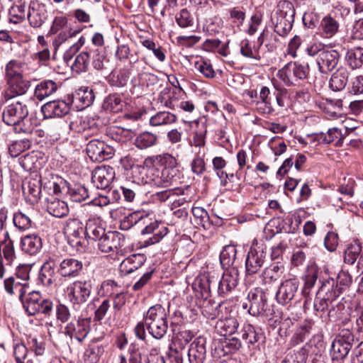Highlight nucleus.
I'll return each instance as SVG.
<instances>
[{
    "label": "nucleus",
    "instance_id": "obj_1",
    "mask_svg": "<svg viewBox=\"0 0 363 363\" xmlns=\"http://www.w3.org/2000/svg\"><path fill=\"white\" fill-rule=\"evenodd\" d=\"M28 109L26 104L16 101L5 107L2 118L8 125L13 126L16 133H31L33 127L27 118Z\"/></svg>",
    "mask_w": 363,
    "mask_h": 363
},
{
    "label": "nucleus",
    "instance_id": "obj_2",
    "mask_svg": "<svg viewBox=\"0 0 363 363\" xmlns=\"http://www.w3.org/2000/svg\"><path fill=\"white\" fill-rule=\"evenodd\" d=\"M144 164L147 167L157 165L162 167L161 177L156 182L157 185L162 187H168L172 183L174 177L175 168L178 165L177 160L169 152H163L160 155L147 157Z\"/></svg>",
    "mask_w": 363,
    "mask_h": 363
},
{
    "label": "nucleus",
    "instance_id": "obj_3",
    "mask_svg": "<svg viewBox=\"0 0 363 363\" xmlns=\"http://www.w3.org/2000/svg\"><path fill=\"white\" fill-rule=\"evenodd\" d=\"M143 320L149 333L156 339H161L166 334L167 315L160 304L151 306L144 314Z\"/></svg>",
    "mask_w": 363,
    "mask_h": 363
},
{
    "label": "nucleus",
    "instance_id": "obj_4",
    "mask_svg": "<svg viewBox=\"0 0 363 363\" xmlns=\"http://www.w3.org/2000/svg\"><path fill=\"white\" fill-rule=\"evenodd\" d=\"M295 9L291 2L280 1L277 9L272 16L274 25V31L280 36L284 37L291 30L294 21Z\"/></svg>",
    "mask_w": 363,
    "mask_h": 363
},
{
    "label": "nucleus",
    "instance_id": "obj_5",
    "mask_svg": "<svg viewBox=\"0 0 363 363\" xmlns=\"http://www.w3.org/2000/svg\"><path fill=\"white\" fill-rule=\"evenodd\" d=\"M92 283L90 279L76 280L70 283L65 289V293L73 308L77 310L90 298Z\"/></svg>",
    "mask_w": 363,
    "mask_h": 363
},
{
    "label": "nucleus",
    "instance_id": "obj_6",
    "mask_svg": "<svg viewBox=\"0 0 363 363\" xmlns=\"http://www.w3.org/2000/svg\"><path fill=\"white\" fill-rule=\"evenodd\" d=\"M334 284L335 281L333 279H328L323 281L313 304L315 311L323 312L330 305L333 307V302L341 294V289H334Z\"/></svg>",
    "mask_w": 363,
    "mask_h": 363
},
{
    "label": "nucleus",
    "instance_id": "obj_7",
    "mask_svg": "<svg viewBox=\"0 0 363 363\" xmlns=\"http://www.w3.org/2000/svg\"><path fill=\"white\" fill-rule=\"evenodd\" d=\"M23 305L28 315H35L39 313L50 315L53 307L51 300L43 298L40 294L35 291L28 294V298L23 301Z\"/></svg>",
    "mask_w": 363,
    "mask_h": 363
},
{
    "label": "nucleus",
    "instance_id": "obj_8",
    "mask_svg": "<svg viewBox=\"0 0 363 363\" xmlns=\"http://www.w3.org/2000/svg\"><path fill=\"white\" fill-rule=\"evenodd\" d=\"M354 343L353 334L349 330H342L332 342L330 355L333 360L345 359Z\"/></svg>",
    "mask_w": 363,
    "mask_h": 363
},
{
    "label": "nucleus",
    "instance_id": "obj_9",
    "mask_svg": "<svg viewBox=\"0 0 363 363\" xmlns=\"http://www.w3.org/2000/svg\"><path fill=\"white\" fill-rule=\"evenodd\" d=\"M247 302L242 303V308L247 309L250 315L257 316L266 311L267 298L261 289L251 290L247 295Z\"/></svg>",
    "mask_w": 363,
    "mask_h": 363
},
{
    "label": "nucleus",
    "instance_id": "obj_10",
    "mask_svg": "<svg viewBox=\"0 0 363 363\" xmlns=\"http://www.w3.org/2000/svg\"><path fill=\"white\" fill-rule=\"evenodd\" d=\"M299 287V281L296 278L287 279L282 281L276 294L279 304H289L296 297Z\"/></svg>",
    "mask_w": 363,
    "mask_h": 363
},
{
    "label": "nucleus",
    "instance_id": "obj_11",
    "mask_svg": "<svg viewBox=\"0 0 363 363\" xmlns=\"http://www.w3.org/2000/svg\"><path fill=\"white\" fill-rule=\"evenodd\" d=\"M89 320L79 318L68 323L64 328L63 333L70 339L75 338L79 342H82L89 333Z\"/></svg>",
    "mask_w": 363,
    "mask_h": 363
},
{
    "label": "nucleus",
    "instance_id": "obj_12",
    "mask_svg": "<svg viewBox=\"0 0 363 363\" xmlns=\"http://www.w3.org/2000/svg\"><path fill=\"white\" fill-rule=\"evenodd\" d=\"M340 55L336 50L328 49L322 51L315 59L320 72L327 74L336 68L340 61Z\"/></svg>",
    "mask_w": 363,
    "mask_h": 363
},
{
    "label": "nucleus",
    "instance_id": "obj_13",
    "mask_svg": "<svg viewBox=\"0 0 363 363\" xmlns=\"http://www.w3.org/2000/svg\"><path fill=\"white\" fill-rule=\"evenodd\" d=\"M123 235L117 232L108 231L98 240V248L104 253L118 252L123 245Z\"/></svg>",
    "mask_w": 363,
    "mask_h": 363
},
{
    "label": "nucleus",
    "instance_id": "obj_14",
    "mask_svg": "<svg viewBox=\"0 0 363 363\" xmlns=\"http://www.w3.org/2000/svg\"><path fill=\"white\" fill-rule=\"evenodd\" d=\"M86 153L94 162H101L112 156L111 148L99 140H92L86 145Z\"/></svg>",
    "mask_w": 363,
    "mask_h": 363
},
{
    "label": "nucleus",
    "instance_id": "obj_15",
    "mask_svg": "<svg viewBox=\"0 0 363 363\" xmlns=\"http://www.w3.org/2000/svg\"><path fill=\"white\" fill-rule=\"evenodd\" d=\"M48 11L47 6L38 1L30 3L28 11V19L33 28H40L48 19Z\"/></svg>",
    "mask_w": 363,
    "mask_h": 363
},
{
    "label": "nucleus",
    "instance_id": "obj_16",
    "mask_svg": "<svg viewBox=\"0 0 363 363\" xmlns=\"http://www.w3.org/2000/svg\"><path fill=\"white\" fill-rule=\"evenodd\" d=\"M41 178L38 174L28 177L23 182L22 188L26 199L31 204L38 202L41 196Z\"/></svg>",
    "mask_w": 363,
    "mask_h": 363
},
{
    "label": "nucleus",
    "instance_id": "obj_17",
    "mask_svg": "<svg viewBox=\"0 0 363 363\" xmlns=\"http://www.w3.org/2000/svg\"><path fill=\"white\" fill-rule=\"evenodd\" d=\"M115 178V171L111 166H101L94 169L91 181L97 189H105Z\"/></svg>",
    "mask_w": 363,
    "mask_h": 363
},
{
    "label": "nucleus",
    "instance_id": "obj_18",
    "mask_svg": "<svg viewBox=\"0 0 363 363\" xmlns=\"http://www.w3.org/2000/svg\"><path fill=\"white\" fill-rule=\"evenodd\" d=\"M70 106V101H52L44 104L42 107V111L46 118L62 117L69 113Z\"/></svg>",
    "mask_w": 363,
    "mask_h": 363
},
{
    "label": "nucleus",
    "instance_id": "obj_19",
    "mask_svg": "<svg viewBox=\"0 0 363 363\" xmlns=\"http://www.w3.org/2000/svg\"><path fill=\"white\" fill-rule=\"evenodd\" d=\"M206 341L203 337L196 338L188 350L189 363H203L206 357Z\"/></svg>",
    "mask_w": 363,
    "mask_h": 363
},
{
    "label": "nucleus",
    "instance_id": "obj_20",
    "mask_svg": "<svg viewBox=\"0 0 363 363\" xmlns=\"http://www.w3.org/2000/svg\"><path fill=\"white\" fill-rule=\"evenodd\" d=\"M238 282V272L236 269L232 268L224 272L219 281L218 287V294L224 296L237 286Z\"/></svg>",
    "mask_w": 363,
    "mask_h": 363
},
{
    "label": "nucleus",
    "instance_id": "obj_21",
    "mask_svg": "<svg viewBox=\"0 0 363 363\" xmlns=\"http://www.w3.org/2000/svg\"><path fill=\"white\" fill-rule=\"evenodd\" d=\"M83 269V264L81 261L67 258L63 259L59 265L57 272L63 277H76L79 275Z\"/></svg>",
    "mask_w": 363,
    "mask_h": 363
},
{
    "label": "nucleus",
    "instance_id": "obj_22",
    "mask_svg": "<svg viewBox=\"0 0 363 363\" xmlns=\"http://www.w3.org/2000/svg\"><path fill=\"white\" fill-rule=\"evenodd\" d=\"M146 258L143 254H133L121 262L119 271L122 275L130 274L140 269L145 262Z\"/></svg>",
    "mask_w": 363,
    "mask_h": 363
},
{
    "label": "nucleus",
    "instance_id": "obj_23",
    "mask_svg": "<svg viewBox=\"0 0 363 363\" xmlns=\"http://www.w3.org/2000/svg\"><path fill=\"white\" fill-rule=\"evenodd\" d=\"M21 247L26 254L37 255L43 247L42 239L36 234L26 235L21 239Z\"/></svg>",
    "mask_w": 363,
    "mask_h": 363
},
{
    "label": "nucleus",
    "instance_id": "obj_24",
    "mask_svg": "<svg viewBox=\"0 0 363 363\" xmlns=\"http://www.w3.org/2000/svg\"><path fill=\"white\" fill-rule=\"evenodd\" d=\"M56 266V262L50 257L42 265L38 274V281L43 286L50 287L54 284Z\"/></svg>",
    "mask_w": 363,
    "mask_h": 363
},
{
    "label": "nucleus",
    "instance_id": "obj_25",
    "mask_svg": "<svg viewBox=\"0 0 363 363\" xmlns=\"http://www.w3.org/2000/svg\"><path fill=\"white\" fill-rule=\"evenodd\" d=\"M8 88L5 90V97L11 99L24 94L28 89L29 83L23 76L6 80Z\"/></svg>",
    "mask_w": 363,
    "mask_h": 363
},
{
    "label": "nucleus",
    "instance_id": "obj_26",
    "mask_svg": "<svg viewBox=\"0 0 363 363\" xmlns=\"http://www.w3.org/2000/svg\"><path fill=\"white\" fill-rule=\"evenodd\" d=\"M264 255L262 250L251 247L246 259L245 267L248 274L257 273L264 263Z\"/></svg>",
    "mask_w": 363,
    "mask_h": 363
},
{
    "label": "nucleus",
    "instance_id": "obj_27",
    "mask_svg": "<svg viewBox=\"0 0 363 363\" xmlns=\"http://www.w3.org/2000/svg\"><path fill=\"white\" fill-rule=\"evenodd\" d=\"M319 28L323 38L330 39L338 33L340 23L330 14H328L322 18Z\"/></svg>",
    "mask_w": 363,
    "mask_h": 363
},
{
    "label": "nucleus",
    "instance_id": "obj_28",
    "mask_svg": "<svg viewBox=\"0 0 363 363\" xmlns=\"http://www.w3.org/2000/svg\"><path fill=\"white\" fill-rule=\"evenodd\" d=\"M94 100L93 90L88 86H82L73 94L71 103L76 105L77 108L84 109L89 106Z\"/></svg>",
    "mask_w": 363,
    "mask_h": 363
},
{
    "label": "nucleus",
    "instance_id": "obj_29",
    "mask_svg": "<svg viewBox=\"0 0 363 363\" xmlns=\"http://www.w3.org/2000/svg\"><path fill=\"white\" fill-rule=\"evenodd\" d=\"M168 229L163 224L159 223L157 220L147 225L143 230L142 234H153V236L148 240L149 244H155L160 242L167 234Z\"/></svg>",
    "mask_w": 363,
    "mask_h": 363
},
{
    "label": "nucleus",
    "instance_id": "obj_30",
    "mask_svg": "<svg viewBox=\"0 0 363 363\" xmlns=\"http://www.w3.org/2000/svg\"><path fill=\"white\" fill-rule=\"evenodd\" d=\"M0 257L4 258L7 264H11L16 257L14 242L10 233L0 240Z\"/></svg>",
    "mask_w": 363,
    "mask_h": 363
},
{
    "label": "nucleus",
    "instance_id": "obj_31",
    "mask_svg": "<svg viewBox=\"0 0 363 363\" xmlns=\"http://www.w3.org/2000/svg\"><path fill=\"white\" fill-rule=\"evenodd\" d=\"M239 326L238 320L234 317H229L219 320L216 325V330L221 336H230L234 334Z\"/></svg>",
    "mask_w": 363,
    "mask_h": 363
},
{
    "label": "nucleus",
    "instance_id": "obj_32",
    "mask_svg": "<svg viewBox=\"0 0 363 363\" xmlns=\"http://www.w3.org/2000/svg\"><path fill=\"white\" fill-rule=\"evenodd\" d=\"M84 232L89 238L95 240H99L106 233L101 224V220L99 218H89L86 222Z\"/></svg>",
    "mask_w": 363,
    "mask_h": 363
},
{
    "label": "nucleus",
    "instance_id": "obj_33",
    "mask_svg": "<svg viewBox=\"0 0 363 363\" xmlns=\"http://www.w3.org/2000/svg\"><path fill=\"white\" fill-rule=\"evenodd\" d=\"M349 72L345 68H340L335 72L330 78L329 86L335 91L342 90L347 84Z\"/></svg>",
    "mask_w": 363,
    "mask_h": 363
},
{
    "label": "nucleus",
    "instance_id": "obj_34",
    "mask_svg": "<svg viewBox=\"0 0 363 363\" xmlns=\"http://www.w3.org/2000/svg\"><path fill=\"white\" fill-rule=\"evenodd\" d=\"M158 143L157 135L149 131H144L136 135L134 145L139 150H146L155 146Z\"/></svg>",
    "mask_w": 363,
    "mask_h": 363
},
{
    "label": "nucleus",
    "instance_id": "obj_35",
    "mask_svg": "<svg viewBox=\"0 0 363 363\" xmlns=\"http://www.w3.org/2000/svg\"><path fill=\"white\" fill-rule=\"evenodd\" d=\"M84 233L83 223L77 218L68 219L64 227V233L67 240L82 236Z\"/></svg>",
    "mask_w": 363,
    "mask_h": 363
},
{
    "label": "nucleus",
    "instance_id": "obj_36",
    "mask_svg": "<svg viewBox=\"0 0 363 363\" xmlns=\"http://www.w3.org/2000/svg\"><path fill=\"white\" fill-rule=\"evenodd\" d=\"M47 211L55 217L62 218L68 214L69 208L65 201L57 199H52L48 201Z\"/></svg>",
    "mask_w": 363,
    "mask_h": 363
},
{
    "label": "nucleus",
    "instance_id": "obj_37",
    "mask_svg": "<svg viewBox=\"0 0 363 363\" xmlns=\"http://www.w3.org/2000/svg\"><path fill=\"white\" fill-rule=\"evenodd\" d=\"M277 76L285 86L297 85L293 62H289L279 69L277 72Z\"/></svg>",
    "mask_w": 363,
    "mask_h": 363
},
{
    "label": "nucleus",
    "instance_id": "obj_38",
    "mask_svg": "<svg viewBox=\"0 0 363 363\" xmlns=\"http://www.w3.org/2000/svg\"><path fill=\"white\" fill-rule=\"evenodd\" d=\"M177 121V116L169 111H159L150 118V125L157 127L167 125L174 123Z\"/></svg>",
    "mask_w": 363,
    "mask_h": 363
},
{
    "label": "nucleus",
    "instance_id": "obj_39",
    "mask_svg": "<svg viewBox=\"0 0 363 363\" xmlns=\"http://www.w3.org/2000/svg\"><path fill=\"white\" fill-rule=\"evenodd\" d=\"M345 60L351 69L361 68L363 65V48L357 47L349 50L346 53Z\"/></svg>",
    "mask_w": 363,
    "mask_h": 363
},
{
    "label": "nucleus",
    "instance_id": "obj_40",
    "mask_svg": "<svg viewBox=\"0 0 363 363\" xmlns=\"http://www.w3.org/2000/svg\"><path fill=\"white\" fill-rule=\"evenodd\" d=\"M57 89L56 83L52 80H45L38 84L35 89V96L40 101L52 95Z\"/></svg>",
    "mask_w": 363,
    "mask_h": 363
},
{
    "label": "nucleus",
    "instance_id": "obj_41",
    "mask_svg": "<svg viewBox=\"0 0 363 363\" xmlns=\"http://www.w3.org/2000/svg\"><path fill=\"white\" fill-rule=\"evenodd\" d=\"M125 106L124 101L118 94H110L104 100L102 107L104 110L118 113L121 111Z\"/></svg>",
    "mask_w": 363,
    "mask_h": 363
},
{
    "label": "nucleus",
    "instance_id": "obj_42",
    "mask_svg": "<svg viewBox=\"0 0 363 363\" xmlns=\"http://www.w3.org/2000/svg\"><path fill=\"white\" fill-rule=\"evenodd\" d=\"M240 53L245 57L255 60L261 58L259 55V48L255 41H250L247 39L242 40L240 43Z\"/></svg>",
    "mask_w": 363,
    "mask_h": 363
},
{
    "label": "nucleus",
    "instance_id": "obj_43",
    "mask_svg": "<svg viewBox=\"0 0 363 363\" xmlns=\"http://www.w3.org/2000/svg\"><path fill=\"white\" fill-rule=\"evenodd\" d=\"M284 273L283 267L272 264L267 267L262 273V280L264 284H271L281 278Z\"/></svg>",
    "mask_w": 363,
    "mask_h": 363
},
{
    "label": "nucleus",
    "instance_id": "obj_44",
    "mask_svg": "<svg viewBox=\"0 0 363 363\" xmlns=\"http://www.w3.org/2000/svg\"><path fill=\"white\" fill-rule=\"evenodd\" d=\"M259 99L261 101V104H264V107L257 108L260 113H271L273 112L274 108H272L271 103L272 97L269 88L265 86H262L259 91Z\"/></svg>",
    "mask_w": 363,
    "mask_h": 363
},
{
    "label": "nucleus",
    "instance_id": "obj_45",
    "mask_svg": "<svg viewBox=\"0 0 363 363\" xmlns=\"http://www.w3.org/2000/svg\"><path fill=\"white\" fill-rule=\"evenodd\" d=\"M23 65L24 64L20 60H10L5 67L6 80L21 77Z\"/></svg>",
    "mask_w": 363,
    "mask_h": 363
},
{
    "label": "nucleus",
    "instance_id": "obj_46",
    "mask_svg": "<svg viewBox=\"0 0 363 363\" xmlns=\"http://www.w3.org/2000/svg\"><path fill=\"white\" fill-rule=\"evenodd\" d=\"M237 250L234 245H226L220 255V262L223 267L233 264L236 259Z\"/></svg>",
    "mask_w": 363,
    "mask_h": 363
},
{
    "label": "nucleus",
    "instance_id": "obj_47",
    "mask_svg": "<svg viewBox=\"0 0 363 363\" xmlns=\"http://www.w3.org/2000/svg\"><path fill=\"white\" fill-rule=\"evenodd\" d=\"M67 194L72 201L82 202L89 196L87 189L79 184L68 187Z\"/></svg>",
    "mask_w": 363,
    "mask_h": 363
},
{
    "label": "nucleus",
    "instance_id": "obj_48",
    "mask_svg": "<svg viewBox=\"0 0 363 363\" xmlns=\"http://www.w3.org/2000/svg\"><path fill=\"white\" fill-rule=\"evenodd\" d=\"M147 219V215L140 212H133L125 216L121 222V226L122 229H129L134 225L142 223L145 224V220Z\"/></svg>",
    "mask_w": 363,
    "mask_h": 363
},
{
    "label": "nucleus",
    "instance_id": "obj_49",
    "mask_svg": "<svg viewBox=\"0 0 363 363\" xmlns=\"http://www.w3.org/2000/svg\"><path fill=\"white\" fill-rule=\"evenodd\" d=\"M176 94L177 91L175 90L172 89L170 87H165L161 91L159 100L164 106L174 110L177 106V99L174 97V94Z\"/></svg>",
    "mask_w": 363,
    "mask_h": 363
},
{
    "label": "nucleus",
    "instance_id": "obj_50",
    "mask_svg": "<svg viewBox=\"0 0 363 363\" xmlns=\"http://www.w3.org/2000/svg\"><path fill=\"white\" fill-rule=\"evenodd\" d=\"M13 223L20 231L28 230L32 226V220L30 217L21 211L16 212L13 214Z\"/></svg>",
    "mask_w": 363,
    "mask_h": 363
},
{
    "label": "nucleus",
    "instance_id": "obj_51",
    "mask_svg": "<svg viewBox=\"0 0 363 363\" xmlns=\"http://www.w3.org/2000/svg\"><path fill=\"white\" fill-rule=\"evenodd\" d=\"M89 64V54L86 52L79 53L72 65V71L81 73L87 71Z\"/></svg>",
    "mask_w": 363,
    "mask_h": 363
},
{
    "label": "nucleus",
    "instance_id": "obj_52",
    "mask_svg": "<svg viewBox=\"0 0 363 363\" xmlns=\"http://www.w3.org/2000/svg\"><path fill=\"white\" fill-rule=\"evenodd\" d=\"M362 252V246L357 242L350 245L345 252L344 261L349 264H354Z\"/></svg>",
    "mask_w": 363,
    "mask_h": 363
},
{
    "label": "nucleus",
    "instance_id": "obj_53",
    "mask_svg": "<svg viewBox=\"0 0 363 363\" xmlns=\"http://www.w3.org/2000/svg\"><path fill=\"white\" fill-rule=\"evenodd\" d=\"M318 279V270L315 267H311L308 269L304 276V286L303 294L306 295L309 290L313 287Z\"/></svg>",
    "mask_w": 363,
    "mask_h": 363
},
{
    "label": "nucleus",
    "instance_id": "obj_54",
    "mask_svg": "<svg viewBox=\"0 0 363 363\" xmlns=\"http://www.w3.org/2000/svg\"><path fill=\"white\" fill-rule=\"evenodd\" d=\"M69 127L74 133H82L90 128L86 117L84 118L78 115L72 118Z\"/></svg>",
    "mask_w": 363,
    "mask_h": 363
},
{
    "label": "nucleus",
    "instance_id": "obj_55",
    "mask_svg": "<svg viewBox=\"0 0 363 363\" xmlns=\"http://www.w3.org/2000/svg\"><path fill=\"white\" fill-rule=\"evenodd\" d=\"M176 22L181 28L191 27L194 25V18L186 9H182L176 15Z\"/></svg>",
    "mask_w": 363,
    "mask_h": 363
},
{
    "label": "nucleus",
    "instance_id": "obj_56",
    "mask_svg": "<svg viewBox=\"0 0 363 363\" xmlns=\"http://www.w3.org/2000/svg\"><path fill=\"white\" fill-rule=\"evenodd\" d=\"M38 160L34 153L26 154L20 158L21 166L26 171L35 170L38 167Z\"/></svg>",
    "mask_w": 363,
    "mask_h": 363
},
{
    "label": "nucleus",
    "instance_id": "obj_57",
    "mask_svg": "<svg viewBox=\"0 0 363 363\" xmlns=\"http://www.w3.org/2000/svg\"><path fill=\"white\" fill-rule=\"evenodd\" d=\"M261 334L257 333L255 328L252 325H247L244 326L242 330V337L246 341L247 343L253 345L258 342Z\"/></svg>",
    "mask_w": 363,
    "mask_h": 363
},
{
    "label": "nucleus",
    "instance_id": "obj_58",
    "mask_svg": "<svg viewBox=\"0 0 363 363\" xmlns=\"http://www.w3.org/2000/svg\"><path fill=\"white\" fill-rule=\"evenodd\" d=\"M121 190L125 200L132 202L135 196L140 193V186L138 184L132 183L121 186Z\"/></svg>",
    "mask_w": 363,
    "mask_h": 363
},
{
    "label": "nucleus",
    "instance_id": "obj_59",
    "mask_svg": "<svg viewBox=\"0 0 363 363\" xmlns=\"http://www.w3.org/2000/svg\"><path fill=\"white\" fill-rule=\"evenodd\" d=\"M193 334L189 330H183L179 332L173 340L172 346L182 350L193 338Z\"/></svg>",
    "mask_w": 363,
    "mask_h": 363
},
{
    "label": "nucleus",
    "instance_id": "obj_60",
    "mask_svg": "<svg viewBox=\"0 0 363 363\" xmlns=\"http://www.w3.org/2000/svg\"><path fill=\"white\" fill-rule=\"evenodd\" d=\"M204 156V152L201 155V152H199L191 162V171L197 175H201L206 171Z\"/></svg>",
    "mask_w": 363,
    "mask_h": 363
},
{
    "label": "nucleus",
    "instance_id": "obj_61",
    "mask_svg": "<svg viewBox=\"0 0 363 363\" xmlns=\"http://www.w3.org/2000/svg\"><path fill=\"white\" fill-rule=\"evenodd\" d=\"M352 282V279L350 274L344 270L339 272L337 277V284L334 289H341V293L343 290L348 288Z\"/></svg>",
    "mask_w": 363,
    "mask_h": 363
},
{
    "label": "nucleus",
    "instance_id": "obj_62",
    "mask_svg": "<svg viewBox=\"0 0 363 363\" xmlns=\"http://www.w3.org/2000/svg\"><path fill=\"white\" fill-rule=\"evenodd\" d=\"M295 71V76L297 84L301 80H304L308 78L310 72V67L308 64L303 65L298 62H293Z\"/></svg>",
    "mask_w": 363,
    "mask_h": 363
},
{
    "label": "nucleus",
    "instance_id": "obj_63",
    "mask_svg": "<svg viewBox=\"0 0 363 363\" xmlns=\"http://www.w3.org/2000/svg\"><path fill=\"white\" fill-rule=\"evenodd\" d=\"M68 19L65 16H57L54 18L49 33L55 34L61 30L67 28Z\"/></svg>",
    "mask_w": 363,
    "mask_h": 363
},
{
    "label": "nucleus",
    "instance_id": "obj_64",
    "mask_svg": "<svg viewBox=\"0 0 363 363\" xmlns=\"http://www.w3.org/2000/svg\"><path fill=\"white\" fill-rule=\"evenodd\" d=\"M195 69L207 78H213L215 76L212 65L206 60L197 61L195 63Z\"/></svg>",
    "mask_w": 363,
    "mask_h": 363
}]
</instances>
